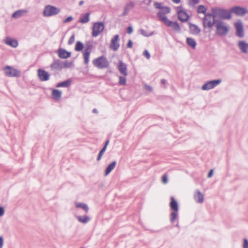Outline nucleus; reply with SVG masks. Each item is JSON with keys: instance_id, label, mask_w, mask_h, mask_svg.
<instances>
[{"instance_id": "obj_1", "label": "nucleus", "mask_w": 248, "mask_h": 248, "mask_svg": "<svg viewBox=\"0 0 248 248\" xmlns=\"http://www.w3.org/2000/svg\"><path fill=\"white\" fill-rule=\"evenodd\" d=\"M215 27L216 34L218 36L224 37L228 34L230 31L229 25L227 23L221 20L216 21Z\"/></svg>"}, {"instance_id": "obj_2", "label": "nucleus", "mask_w": 248, "mask_h": 248, "mask_svg": "<svg viewBox=\"0 0 248 248\" xmlns=\"http://www.w3.org/2000/svg\"><path fill=\"white\" fill-rule=\"evenodd\" d=\"M211 11L213 15L215 17H217L223 19H230L232 18L231 12L227 10L222 8H213Z\"/></svg>"}, {"instance_id": "obj_3", "label": "nucleus", "mask_w": 248, "mask_h": 248, "mask_svg": "<svg viewBox=\"0 0 248 248\" xmlns=\"http://www.w3.org/2000/svg\"><path fill=\"white\" fill-rule=\"evenodd\" d=\"M61 9L51 5H47L44 7L42 15L44 17H50L59 14Z\"/></svg>"}, {"instance_id": "obj_4", "label": "nucleus", "mask_w": 248, "mask_h": 248, "mask_svg": "<svg viewBox=\"0 0 248 248\" xmlns=\"http://www.w3.org/2000/svg\"><path fill=\"white\" fill-rule=\"evenodd\" d=\"M94 66L99 69H104L108 67L109 65L108 62L106 58L102 56L94 59L93 61Z\"/></svg>"}, {"instance_id": "obj_5", "label": "nucleus", "mask_w": 248, "mask_h": 248, "mask_svg": "<svg viewBox=\"0 0 248 248\" xmlns=\"http://www.w3.org/2000/svg\"><path fill=\"white\" fill-rule=\"evenodd\" d=\"M215 18L212 14H205L202 21L203 27L212 28L214 24H216V21Z\"/></svg>"}, {"instance_id": "obj_6", "label": "nucleus", "mask_w": 248, "mask_h": 248, "mask_svg": "<svg viewBox=\"0 0 248 248\" xmlns=\"http://www.w3.org/2000/svg\"><path fill=\"white\" fill-rule=\"evenodd\" d=\"M105 28L104 24L102 22L94 23L92 28V36L97 37L104 30Z\"/></svg>"}, {"instance_id": "obj_7", "label": "nucleus", "mask_w": 248, "mask_h": 248, "mask_svg": "<svg viewBox=\"0 0 248 248\" xmlns=\"http://www.w3.org/2000/svg\"><path fill=\"white\" fill-rule=\"evenodd\" d=\"M222 80L221 79L209 81L202 86V90L203 91H208L212 89L220 84Z\"/></svg>"}, {"instance_id": "obj_8", "label": "nucleus", "mask_w": 248, "mask_h": 248, "mask_svg": "<svg viewBox=\"0 0 248 248\" xmlns=\"http://www.w3.org/2000/svg\"><path fill=\"white\" fill-rule=\"evenodd\" d=\"M5 75L8 77H18L20 75L19 71L12 68L10 66H6L3 68Z\"/></svg>"}, {"instance_id": "obj_9", "label": "nucleus", "mask_w": 248, "mask_h": 248, "mask_svg": "<svg viewBox=\"0 0 248 248\" xmlns=\"http://www.w3.org/2000/svg\"><path fill=\"white\" fill-rule=\"evenodd\" d=\"M231 13L235 14L238 16H243L248 13V9L245 7L240 6H234L230 9Z\"/></svg>"}, {"instance_id": "obj_10", "label": "nucleus", "mask_w": 248, "mask_h": 248, "mask_svg": "<svg viewBox=\"0 0 248 248\" xmlns=\"http://www.w3.org/2000/svg\"><path fill=\"white\" fill-rule=\"evenodd\" d=\"M234 27L236 29V35L240 37L243 38L244 36V31L242 22L239 20L234 24Z\"/></svg>"}, {"instance_id": "obj_11", "label": "nucleus", "mask_w": 248, "mask_h": 248, "mask_svg": "<svg viewBox=\"0 0 248 248\" xmlns=\"http://www.w3.org/2000/svg\"><path fill=\"white\" fill-rule=\"evenodd\" d=\"M92 45L91 44H87L83 52V58L84 63L87 65L89 62L90 53L92 49Z\"/></svg>"}, {"instance_id": "obj_12", "label": "nucleus", "mask_w": 248, "mask_h": 248, "mask_svg": "<svg viewBox=\"0 0 248 248\" xmlns=\"http://www.w3.org/2000/svg\"><path fill=\"white\" fill-rule=\"evenodd\" d=\"M119 40V35L118 34L114 35L111 40L109 47L115 51H117L120 46Z\"/></svg>"}, {"instance_id": "obj_13", "label": "nucleus", "mask_w": 248, "mask_h": 248, "mask_svg": "<svg viewBox=\"0 0 248 248\" xmlns=\"http://www.w3.org/2000/svg\"><path fill=\"white\" fill-rule=\"evenodd\" d=\"M37 75L39 80L41 81H47L49 79V74L42 69L37 70Z\"/></svg>"}, {"instance_id": "obj_14", "label": "nucleus", "mask_w": 248, "mask_h": 248, "mask_svg": "<svg viewBox=\"0 0 248 248\" xmlns=\"http://www.w3.org/2000/svg\"><path fill=\"white\" fill-rule=\"evenodd\" d=\"M193 199L198 203L202 204L204 202V196L199 190H196L194 192Z\"/></svg>"}, {"instance_id": "obj_15", "label": "nucleus", "mask_w": 248, "mask_h": 248, "mask_svg": "<svg viewBox=\"0 0 248 248\" xmlns=\"http://www.w3.org/2000/svg\"><path fill=\"white\" fill-rule=\"evenodd\" d=\"M238 46L241 51L244 54H248V43L244 41H240L238 42Z\"/></svg>"}, {"instance_id": "obj_16", "label": "nucleus", "mask_w": 248, "mask_h": 248, "mask_svg": "<svg viewBox=\"0 0 248 248\" xmlns=\"http://www.w3.org/2000/svg\"><path fill=\"white\" fill-rule=\"evenodd\" d=\"M118 69L120 73L124 76L127 75V65L125 63H124L122 61H119Z\"/></svg>"}, {"instance_id": "obj_17", "label": "nucleus", "mask_w": 248, "mask_h": 248, "mask_svg": "<svg viewBox=\"0 0 248 248\" xmlns=\"http://www.w3.org/2000/svg\"><path fill=\"white\" fill-rule=\"evenodd\" d=\"M52 70H61L63 68L62 61L60 60H56L51 64Z\"/></svg>"}, {"instance_id": "obj_18", "label": "nucleus", "mask_w": 248, "mask_h": 248, "mask_svg": "<svg viewBox=\"0 0 248 248\" xmlns=\"http://www.w3.org/2000/svg\"><path fill=\"white\" fill-rule=\"evenodd\" d=\"M177 14L179 20H180L182 22L186 21L189 18V16L187 13L183 10L178 11Z\"/></svg>"}, {"instance_id": "obj_19", "label": "nucleus", "mask_w": 248, "mask_h": 248, "mask_svg": "<svg viewBox=\"0 0 248 248\" xmlns=\"http://www.w3.org/2000/svg\"><path fill=\"white\" fill-rule=\"evenodd\" d=\"M28 11L26 9H21L15 11L12 15V17L14 18H18L21 16H25Z\"/></svg>"}, {"instance_id": "obj_20", "label": "nucleus", "mask_w": 248, "mask_h": 248, "mask_svg": "<svg viewBox=\"0 0 248 248\" xmlns=\"http://www.w3.org/2000/svg\"><path fill=\"white\" fill-rule=\"evenodd\" d=\"M59 57L61 59H67L71 56V53L66 51L64 49L60 48L58 50Z\"/></svg>"}, {"instance_id": "obj_21", "label": "nucleus", "mask_w": 248, "mask_h": 248, "mask_svg": "<svg viewBox=\"0 0 248 248\" xmlns=\"http://www.w3.org/2000/svg\"><path fill=\"white\" fill-rule=\"evenodd\" d=\"M189 28L190 33L198 35L201 32V29L195 24L189 23Z\"/></svg>"}, {"instance_id": "obj_22", "label": "nucleus", "mask_w": 248, "mask_h": 248, "mask_svg": "<svg viewBox=\"0 0 248 248\" xmlns=\"http://www.w3.org/2000/svg\"><path fill=\"white\" fill-rule=\"evenodd\" d=\"M166 25L168 27H171L174 31L177 32H179L181 31L180 27L178 23L176 22H172L169 20L168 22L166 23Z\"/></svg>"}, {"instance_id": "obj_23", "label": "nucleus", "mask_w": 248, "mask_h": 248, "mask_svg": "<svg viewBox=\"0 0 248 248\" xmlns=\"http://www.w3.org/2000/svg\"><path fill=\"white\" fill-rule=\"evenodd\" d=\"M78 221L82 224H86L91 220V218L86 215L84 216H75Z\"/></svg>"}, {"instance_id": "obj_24", "label": "nucleus", "mask_w": 248, "mask_h": 248, "mask_svg": "<svg viewBox=\"0 0 248 248\" xmlns=\"http://www.w3.org/2000/svg\"><path fill=\"white\" fill-rule=\"evenodd\" d=\"M4 42L6 45L14 48L18 46V42L16 40L9 37H6Z\"/></svg>"}, {"instance_id": "obj_25", "label": "nucleus", "mask_w": 248, "mask_h": 248, "mask_svg": "<svg viewBox=\"0 0 248 248\" xmlns=\"http://www.w3.org/2000/svg\"><path fill=\"white\" fill-rule=\"evenodd\" d=\"M170 200L171 201L170 203V209L172 211H179V206L177 202L173 197L170 198Z\"/></svg>"}, {"instance_id": "obj_26", "label": "nucleus", "mask_w": 248, "mask_h": 248, "mask_svg": "<svg viewBox=\"0 0 248 248\" xmlns=\"http://www.w3.org/2000/svg\"><path fill=\"white\" fill-rule=\"evenodd\" d=\"M116 165V162L114 161L110 163L106 168L105 171V176L108 175L111 171L114 169Z\"/></svg>"}, {"instance_id": "obj_27", "label": "nucleus", "mask_w": 248, "mask_h": 248, "mask_svg": "<svg viewBox=\"0 0 248 248\" xmlns=\"http://www.w3.org/2000/svg\"><path fill=\"white\" fill-rule=\"evenodd\" d=\"M179 218L178 211H172L170 214V221L171 223L178 221Z\"/></svg>"}, {"instance_id": "obj_28", "label": "nucleus", "mask_w": 248, "mask_h": 248, "mask_svg": "<svg viewBox=\"0 0 248 248\" xmlns=\"http://www.w3.org/2000/svg\"><path fill=\"white\" fill-rule=\"evenodd\" d=\"M157 16L159 19L161 20L162 22H163V23L165 25L169 20L166 16L165 14H164V13H163L161 11L158 12L157 13Z\"/></svg>"}, {"instance_id": "obj_29", "label": "nucleus", "mask_w": 248, "mask_h": 248, "mask_svg": "<svg viewBox=\"0 0 248 248\" xmlns=\"http://www.w3.org/2000/svg\"><path fill=\"white\" fill-rule=\"evenodd\" d=\"M186 43L187 45L192 48L195 49L197 45L196 42L193 38L187 37L186 38Z\"/></svg>"}, {"instance_id": "obj_30", "label": "nucleus", "mask_w": 248, "mask_h": 248, "mask_svg": "<svg viewBox=\"0 0 248 248\" xmlns=\"http://www.w3.org/2000/svg\"><path fill=\"white\" fill-rule=\"evenodd\" d=\"M52 95L53 99L59 100L61 98L62 92L58 90L54 89L52 90Z\"/></svg>"}, {"instance_id": "obj_31", "label": "nucleus", "mask_w": 248, "mask_h": 248, "mask_svg": "<svg viewBox=\"0 0 248 248\" xmlns=\"http://www.w3.org/2000/svg\"><path fill=\"white\" fill-rule=\"evenodd\" d=\"M71 84V80L70 79H67L64 81L59 83L57 84L56 87H68Z\"/></svg>"}, {"instance_id": "obj_32", "label": "nucleus", "mask_w": 248, "mask_h": 248, "mask_svg": "<svg viewBox=\"0 0 248 248\" xmlns=\"http://www.w3.org/2000/svg\"><path fill=\"white\" fill-rule=\"evenodd\" d=\"M75 206L77 208H82L86 213H88L89 211V208L88 205L85 203L81 202H76Z\"/></svg>"}, {"instance_id": "obj_33", "label": "nucleus", "mask_w": 248, "mask_h": 248, "mask_svg": "<svg viewBox=\"0 0 248 248\" xmlns=\"http://www.w3.org/2000/svg\"><path fill=\"white\" fill-rule=\"evenodd\" d=\"M90 15L89 13H87L84 15L80 18L79 22L81 23H86L90 20Z\"/></svg>"}, {"instance_id": "obj_34", "label": "nucleus", "mask_w": 248, "mask_h": 248, "mask_svg": "<svg viewBox=\"0 0 248 248\" xmlns=\"http://www.w3.org/2000/svg\"><path fill=\"white\" fill-rule=\"evenodd\" d=\"M83 44L80 41H78L76 43L75 46V50L77 51H80L83 49Z\"/></svg>"}, {"instance_id": "obj_35", "label": "nucleus", "mask_w": 248, "mask_h": 248, "mask_svg": "<svg viewBox=\"0 0 248 248\" xmlns=\"http://www.w3.org/2000/svg\"><path fill=\"white\" fill-rule=\"evenodd\" d=\"M206 8L204 6L201 5L198 6V8L197 9V12L198 13H202V14H204V15H205V14H206Z\"/></svg>"}, {"instance_id": "obj_36", "label": "nucleus", "mask_w": 248, "mask_h": 248, "mask_svg": "<svg viewBox=\"0 0 248 248\" xmlns=\"http://www.w3.org/2000/svg\"><path fill=\"white\" fill-rule=\"evenodd\" d=\"M140 32L141 35L145 37H149L153 34V32L148 33L146 31L143 29H140Z\"/></svg>"}, {"instance_id": "obj_37", "label": "nucleus", "mask_w": 248, "mask_h": 248, "mask_svg": "<svg viewBox=\"0 0 248 248\" xmlns=\"http://www.w3.org/2000/svg\"><path fill=\"white\" fill-rule=\"evenodd\" d=\"M119 84L120 85H125L126 84V78L124 77H119Z\"/></svg>"}, {"instance_id": "obj_38", "label": "nucleus", "mask_w": 248, "mask_h": 248, "mask_svg": "<svg viewBox=\"0 0 248 248\" xmlns=\"http://www.w3.org/2000/svg\"><path fill=\"white\" fill-rule=\"evenodd\" d=\"M106 149L107 148L103 147V148L100 150L97 157V161H99L101 159L103 155H104L105 152L106 150Z\"/></svg>"}, {"instance_id": "obj_39", "label": "nucleus", "mask_w": 248, "mask_h": 248, "mask_svg": "<svg viewBox=\"0 0 248 248\" xmlns=\"http://www.w3.org/2000/svg\"><path fill=\"white\" fill-rule=\"evenodd\" d=\"M62 64L63 68H69L71 66L72 63L70 62L66 61L65 62H62Z\"/></svg>"}, {"instance_id": "obj_40", "label": "nucleus", "mask_w": 248, "mask_h": 248, "mask_svg": "<svg viewBox=\"0 0 248 248\" xmlns=\"http://www.w3.org/2000/svg\"><path fill=\"white\" fill-rule=\"evenodd\" d=\"M161 10V12L164 14H169L170 12V9L168 7H162Z\"/></svg>"}, {"instance_id": "obj_41", "label": "nucleus", "mask_w": 248, "mask_h": 248, "mask_svg": "<svg viewBox=\"0 0 248 248\" xmlns=\"http://www.w3.org/2000/svg\"><path fill=\"white\" fill-rule=\"evenodd\" d=\"M75 41V35L74 34H73L69 38V40H68V44L69 45H71L72 44H73L74 43Z\"/></svg>"}, {"instance_id": "obj_42", "label": "nucleus", "mask_w": 248, "mask_h": 248, "mask_svg": "<svg viewBox=\"0 0 248 248\" xmlns=\"http://www.w3.org/2000/svg\"><path fill=\"white\" fill-rule=\"evenodd\" d=\"M143 55L147 59H149L150 58V54L148 50H145L143 52Z\"/></svg>"}, {"instance_id": "obj_43", "label": "nucleus", "mask_w": 248, "mask_h": 248, "mask_svg": "<svg viewBox=\"0 0 248 248\" xmlns=\"http://www.w3.org/2000/svg\"><path fill=\"white\" fill-rule=\"evenodd\" d=\"M168 177L166 174H164L162 177V182L164 184H166L168 183Z\"/></svg>"}, {"instance_id": "obj_44", "label": "nucleus", "mask_w": 248, "mask_h": 248, "mask_svg": "<svg viewBox=\"0 0 248 248\" xmlns=\"http://www.w3.org/2000/svg\"><path fill=\"white\" fill-rule=\"evenodd\" d=\"M134 6V3L132 2H131L127 3L125 7L127 8V9L129 11V10L130 9L132 8Z\"/></svg>"}, {"instance_id": "obj_45", "label": "nucleus", "mask_w": 248, "mask_h": 248, "mask_svg": "<svg viewBox=\"0 0 248 248\" xmlns=\"http://www.w3.org/2000/svg\"><path fill=\"white\" fill-rule=\"evenodd\" d=\"M73 18L72 16H68V17H67L65 19H64L63 21V23L64 24L67 23L68 22H71V21L73 20Z\"/></svg>"}, {"instance_id": "obj_46", "label": "nucleus", "mask_w": 248, "mask_h": 248, "mask_svg": "<svg viewBox=\"0 0 248 248\" xmlns=\"http://www.w3.org/2000/svg\"><path fill=\"white\" fill-rule=\"evenodd\" d=\"M154 5L156 8L159 9H161L163 7V6H162L161 3H159L157 2H155L154 4Z\"/></svg>"}, {"instance_id": "obj_47", "label": "nucleus", "mask_w": 248, "mask_h": 248, "mask_svg": "<svg viewBox=\"0 0 248 248\" xmlns=\"http://www.w3.org/2000/svg\"><path fill=\"white\" fill-rule=\"evenodd\" d=\"M143 87L144 89L147 90L150 92H151L153 91V88L150 85L145 84L144 85Z\"/></svg>"}, {"instance_id": "obj_48", "label": "nucleus", "mask_w": 248, "mask_h": 248, "mask_svg": "<svg viewBox=\"0 0 248 248\" xmlns=\"http://www.w3.org/2000/svg\"><path fill=\"white\" fill-rule=\"evenodd\" d=\"M243 248H248V240L247 239H244Z\"/></svg>"}, {"instance_id": "obj_49", "label": "nucleus", "mask_w": 248, "mask_h": 248, "mask_svg": "<svg viewBox=\"0 0 248 248\" xmlns=\"http://www.w3.org/2000/svg\"><path fill=\"white\" fill-rule=\"evenodd\" d=\"M4 244V239L2 236H0V248H2Z\"/></svg>"}, {"instance_id": "obj_50", "label": "nucleus", "mask_w": 248, "mask_h": 248, "mask_svg": "<svg viewBox=\"0 0 248 248\" xmlns=\"http://www.w3.org/2000/svg\"><path fill=\"white\" fill-rule=\"evenodd\" d=\"M129 12V10L127 9V8L124 7V11L122 14L123 16H126Z\"/></svg>"}, {"instance_id": "obj_51", "label": "nucleus", "mask_w": 248, "mask_h": 248, "mask_svg": "<svg viewBox=\"0 0 248 248\" xmlns=\"http://www.w3.org/2000/svg\"><path fill=\"white\" fill-rule=\"evenodd\" d=\"M133 32V28L132 27L129 26L127 29V32L128 34H131Z\"/></svg>"}, {"instance_id": "obj_52", "label": "nucleus", "mask_w": 248, "mask_h": 248, "mask_svg": "<svg viewBox=\"0 0 248 248\" xmlns=\"http://www.w3.org/2000/svg\"><path fill=\"white\" fill-rule=\"evenodd\" d=\"M4 214V209L3 207H0V217L2 216Z\"/></svg>"}, {"instance_id": "obj_53", "label": "nucleus", "mask_w": 248, "mask_h": 248, "mask_svg": "<svg viewBox=\"0 0 248 248\" xmlns=\"http://www.w3.org/2000/svg\"><path fill=\"white\" fill-rule=\"evenodd\" d=\"M133 43L131 40H129L128 42L127 46L129 48H131L132 47Z\"/></svg>"}, {"instance_id": "obj_54", "label": "nucleus", "mask_w": 248, "mask_h": 248, "mask_svg": "<svg viewBox=\"0 0 248 248\" xmlns=\"http://www.w3.org/2000/svg\"><path fill=\"white\" fill-rule=\"evenodd\" d=\"M213 170H211L208 174V176H207L208 177V178L211 177L213 175Z\"/></svg>"}, {"instance_id": "obj_55", "label": "nucleus", "mask_w": 248, "mask_h": 248, "mask_svg": "<svg viewBox=\"0 0 248 248\" xmlns=\"http://www.w3.org/2000/svg\"><path fill=\"white\" fill-rule=\"evenodd\" d=\"M108 143H109V140H106V142L105 143V145H104V146L103 147L106 148H107V146L108 145Z\"/></svg>"}, {"instance_id": "obj_56", "label": "nucleus", "mask_w": 248, "mask_h": 248, "mask_svg": "<svg viewBox=\"0 0 248 248\" xmlns=\"http://www.w3.org/2000/svg\"><path fill=\"white\" fill-rule=\"evenodd\" d=\"M173 2L175 3H179L180 2L181 0H171Z\"/></svg>"}, {"instance_id": "obj_57", "label": "nucleus", "mask_w": 248, "mask_h": 248, "mask_svg": "<svg viewBox=\"0 0 248 248\" xmlns=\"http://www.w3.org/2000/svg\"><path fill=\"white\" fill-rule=\"evenodd\" d=\"M193 2L194 4H196L199 3V0H191Z\"/></svg>"}, {"instance_id": "obj_58", "label": "nucleus", "mask_w": 248, "mask_h": 248, "mask_svg": "<svg viewBox=\"0 0 248 248\" xmlns=\"http://www.w3.org/2000/svg\"><path fill=\"white\" fill-rule=\"evenodd\" d=\"M166 82V81L165 79H161V84H165Z\"/></svg>"}, {"instance_id": "obj_59", "label": "nucleus", "mask_w": 248, "mask_h": 248, "mask_svg": "<svg viewBox=\"0 0 248 248\" xmlns=\"http://www.w3.org/2000/svg\"><path fill=\"white\" fill-rule=\"evenodd\" d=\"M93 112L94 113H98V111H97V110L96 108H94L93 110Z\"/></svg>"}, {"instance_id": "obj_60", "label": "nucleus", "mask_w": 248, "mask_h": 248, "mask_svg": "<svg viewBox=\"0 0 248 248\" xmlns=\"http://www.w3.org/2000/svg\"><path fill=\"white\" fill-rule=\"evenodd\" d=\"M83 3H84V1H83V0H81V1L79 2V6H81Z\"/></svg>"}, {"instance_id": "obj_61", "label": "nucleus", "mask_w": 248, "mask_h": 248, "mask_svg": "<svg viewBox=\"0 0 248 248\" xmlns=\"http://www.w3.org/2000/svg\"><path fill=\"white\" fill-rule=\"evenodd\" d=\"M177 222V223L176 224V227H178V228H179V223H178V221H176Z\"/></svg>"}]
</instances>
